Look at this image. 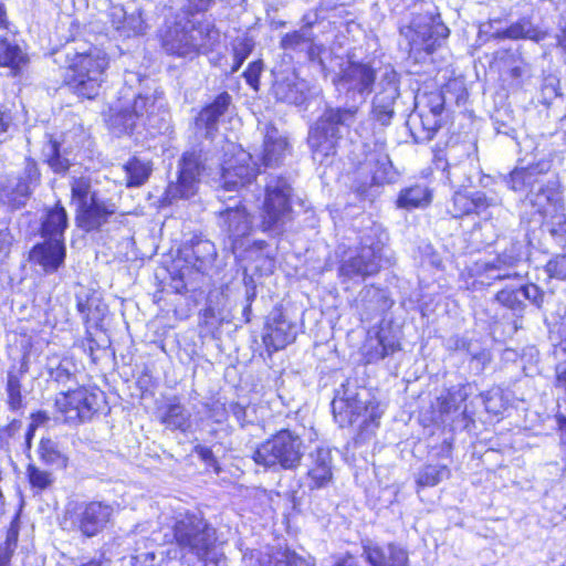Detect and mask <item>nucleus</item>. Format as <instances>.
Instances as JSON below:
<instances>
[{
    "label": "nucleus",
    "instance_id": "b1692460",
    "mask_svg": "<svg viewBox=\"0 0 566 566\" xmlns=\"http://www.w3.org/2000/svg\"><path fill=\"white\" fill-rule=\"evenodd\" d=\"M69 227V214L61 200L54 202L43 211L39 234L43 239L65 240V231Z\"/></svg>",
    "mask_w": 566,
    "mask_h": 566
},
{
    "label": "nucleus",
    "instance_id": "473e14b6",
    "mask_svg": "<svg viewBox=\"0 0 566 566\" xmlns=\"http://www.w3.org/2000/svg\"><path fill=\"white\" fill-rule=\"evenodd\" d=\"M38 457L49 468L65 470L69 467V455L60 448L59 442L51 437L40 439Z\"/></svg>",
    "mask_w": 566,
    "mask_h": 566
},
{
    "label": "nucleus",
    "instance_id": "0eeeda50",
    "mask_svg": "<svg viewBox=\"0 0 566 566\" xmlns=\"http://www.w3.org/2000/svg\"><path fill=\"white\" fill-rule=\"evenodd\" d=\"M294 190L287 179L276 176L263 188L259 207V229L263 233L282 234L285 226L294 221Z\"/></svg>",
    "mask_w": 566,
    "mask_h": 566
},
{
    "label": "nucleus",
    "instance_id": "c9c22d12",
    "mask_svg": "<svg viewBox=\"0 0 566 566\" xmlns=\"http://www.w3.org/2000/svg\"><path fill=\"white\" fill-rule=\"evenodd\" d=\"M46 146L49 147V153L45 156L44 163L50 167L53 174L60 176L67 175L72 163L62 153V143L50 134L46 138Z\"/></svg>",
    "mask_w": 566,
    "mask_h": 566
},
{
    "label": "nucleus",
    "instance_id": "c85d7f7f",
    "mask_svg": "<svg viewBox=\"0 0 566 566\" xmlns=\"http://www.w3.org/2000/svg\"><path fill=\"white\" fill-rule=\"evenodd\" d=\"M29 55L7 38H0V66L10 69L12 76H20L29 66Z\"/></svg>",
    "mask_w": 566,
    "mask_h": 566
},
{
    "label": "nucleus",
    "instance_id": "5701e85b",
    "mask_svg": "<svg viewBox=\"0 0 566 566\" xmlns=\"http://www.w3.org/2000/svg\"><path fill=\"white\" fill-rule=\"evenodd\" d=\"M490 206L491 199L484 192H469L464 189H458L452 195L449 213L452 218L461 219L471 214H480Z\"/></svg>",
    "mask_w": 566,
    "mask_h": 566
},
{
    "label": "nucleus",
    "instance_id": "2eb2a0df",
    "mask_svg": "<svg viewBox=\"0 0 566 566\" xmlns=\"http://www.w3.org/2000/svg\"><path fill=\"white\" fill-rule=\"evenodd\" d=\"M296 338L295 325L287 321L282 307H277L273 316L265 323L262 343L268 355L284 349Z\"/></svg>",
    "mask_w": 566,
    "mask_h": 566
},
{
    "label": "nucleus",
    "instance_id": "864d4df0",
    "mask_svg": "<svg viewBox=\"0 0 566 566\" xmlns=\"http://www.w3.org/2000/svg\"><path fill=\"white\" fill-rule=\"evenodd\" d=\"M455 392L448 391L439 397H437V408L439 413L448 415L451 411L455 410L457 406Z\"/></svg>",
    "mask_w": 566,
    "mask_h": 566
},
{
    "label": "nucleus",
    "instance_id": "2f4dec72",
    "mask_svg": "<svg viewBox=\"0 0 566 566\" xmlns=\"http://www.w3.org/2000/svg\"><path fill=\"white\" fill-rule=\"evenodd\" d=\"M29 366L23 358L18 368L11 367L7 376V403L11 411H18L24 407L22 396V377L28 373Z\"/></svg>",
    "mask_w": 566,
    "mask_h": 566
},
{
    "label": "nucleus",
    "instance_id": "39448f33",
    "mask_svg": "<svg viewBox=\"0 0 566 566\" xmlns=\"http://www.w3.org/2000/svg\"><path fill=\"white\" fill-rule=\"evenodd\" d=\"M106 396L95 385H78L61 391L53 403L55 419L67 427H80L99 417L106 407Z\"/></svg>",
    "mask_w": 566,
    "mask_h": 566
},
{
    "label": "nucleus",
    "instance_id": "a18cd8bd",
    "mask_svg": "<svg viewBox=\"0 0 566 566\" xmlns=\"http://www.w3.org/2000/svg\"><path fill=\"white\" fill-rule=\"evenodd\" d=\"M371 119L380 126L387 127L390 125L395 115L394 102L388 103H374L370 111Z\"/></svg>",
    "mask_w": 566,
    "mask_h": 566
},
{
    "label": "nucleus",
    "instance_id": "0e129e2a",
    "mask_svg": "<svg viewBox=\"0 0 566 566\" xmlns=\"http://www.w3.org/2000/svg\"><path fill=\"white\" fill-rule=\"evenodd\" d=\"M155 558L154 553L137 555L134 557V566H154Z\"/></svg>",
    "mask_w": 566,
    "mask_h": 566
},
{
    "label": "nucleus",
    "instance_id": "6ab92c4d",
    "mask_svg": "<svg viewBox=\"0 0 566 566\" xmlns=\"http://www.w3.org/2000/svg\"><path fill=\"white\" fill-rule=\"evenodd\" d=\"M441 128H447L448 138L444 142H439L432 148V167L444 174L446 179L450 180L449 154L460 147L463 142L461 140L460 133L453 129V118L447 116L446 118L437 122L432 128L433 134Z\"/></svg>",
    "mask_w": 566,
    "mask_h": 566
},
{
    "label": "nucleus",
    "instance_id": "9b49d317",
    "mask_svg": "<svg viewBox=\"0 0 566 566\" xmlns=\"http://www.w3.org/2000/svg\"><path fill=\"white\" fill-rule=\"evenodd\" d=\"M206 170L201 149H190L182 153L175 182L169 184L167 192L171 199H189L199 188L200 179Z\"/></svg>",
    "mask_w": 566,
    "mask_h": 566
},
{
    "label": "nucleus",
    "instance_id": "ea45409f",
    "mask_svg": "<svg viewBox=\"0 0 566 566\" xmlns=\"http://www.w3.org/2000/svg\"><path fill=\"white\" fill-rule=\"evenodd\" d=\"M416 32L418 35H448L449 30L439 13H424L416 18Z\"/></svg>",
    "mask_w": 566,
    "mask_h": 566
},
{
    "label": "nucleus",
    "instance_id": "09e8293b",
    "mask_svg": "<svg viewBox=\"0 0 566 566\" xmlns=\"http://www.w3.org/2000/svg\"><path fill=\"white\" fill-rule=\"evenodd\" d=\"M262 71L263 62L261 59H258L250 62L242 73L245 83L255 92L260 90V78Z\"/></svg>",
    "mask_w": 566,
    "mask_h": 566
},
{
    "label": "nucleus",
    "instance_id": "a19ab883",
    "mask_svg": "<svg viewBox=\"0 0 566 566\" xmlns=\"http://www.w3.org/2000/svg\"><path fill=\"white\" fill-rule=\"evenodd\" d=\"M268 245L269 244L265 240H254L250 245V250L254 252V255L251 256V261L260 263V265H256L255 268V272L260 275L272 274L275 270V255L262 253Z\"/></svg>",
    "mask_w": 566,
    "mask_h": 566
},
{
    "label": "nucleus",
    "instance_id": "4be33fe9",
    "mask_svg": "<svg viewBox=\"0 0 566 566\" xmlns=\"http://www.w3.org/2000/svg\"><path fill=\"white\" fill-rule=\"evenodd\" d=\"M375 338L377 345L368 346L363 352V360L366 365L378 363L402 349L391 323L379 325L375 332Z\"/></svg>",
    "mask_w": 566,
    "mask_h": 566
},
{
    "label": "nucleus",
    "instance_id": "13d9d810",
    "mask_svg": "<svg viewBox=\"0 0 566 566\" xmlns=\"http://www.w3.org/2000/svg\"><path fill=\"white\" fill-rule=\"evenodd\" d=\"M214 3V0H189L188 2V13L193 15L197 13H203L208 11L212 4Z\"/></svg>",
    "mask_w": 566,
    "mask_h": 566
},
{
    "label": "nucleus",
    "instance_id": "49530a36",
    "mask_svg": "<svg viewBox=\"0 0 566 566\" xmlns=\"http://www.w3.org/2000/svg\"><path fill=\"white\" fill-rule=\"evenodd\" d=\"M558 347L566 355V335L558 343ZM553 386L566 398V358L555 365Z\"/></svg>",
    "mask_w": 566,
    "mask_h": 566
},
{
    "label": "nucleus",
    "instance_id": "f257e3e1",
    "mask_svg": "<svg viewBox=\"0 0 566 566\" xmlns=\"http://www.w3.org/2000/svg\"><path fill=\"white\" fill-rule=\"evenodd\" d=\"M109 55L102 46L88 44L85 49L76 51L69 60L63 85L80 99H95L109 67Z\"/></svg>",
    "mask_w": 566,
    "mask_h": 566
},
{
    "label": "nucleus",
    "instance_id": "6e6552de",
    "mask_svg": "<svg viewBox=\"0 0 566 566\" xmlns=\"http://www.w3.org/2000/svg\"><path fill=\"white\" fill-rule=\"evenodd\" d=\"M114 520L111 503L98 500L74 501L66 504L62 515V527L80 534L83 538H93L103 534Z\"/></svg>",
    "mask_w": 566,
    "mask_h": 566
},
{
    "label": "nucleus",
    "instance_id": "4d7b16f0",
    "mask_svg": "<svg viewBox=\"0 0 566 566\" xmlns=\"http://www.w3.org/2000/svg\"><path fill=\"white\" fill-rule=\"evenodd\" d=\"M216 321V311L211 306L205 307L200 312V321H199V327L205 331L206 333L210 332V326Z\"/></svg>",
    "mask_w": 566,
    "mask_h": 566
},
{
    "label": "nucleus",
    "instance_id": "8fccbe9b",
    "mask_svg": "<svg viewBox=\"0 0 566 566\" xmlns=\"http://www.w3.org/2000/svg\"><path fill=\"white\" fill-rule=\"evenodd\" d=\"M526 63L518 59H513L511 65L504 71L502 81L510 84H520L526 74Z\"/></svg>",
    "mask_w": 566,
    "mask_h": 566
},
{
    "label": "nucleus",
    "instance_id": "603ef678",
    "mask_svg": "<svg viewBox=\"0 0 566 566\" xmlns=\"http://www.w3.org/2000/svg\"><path fill=\"white\" fill-rule=\"evenodd\" d=\"M22 421L12 419L0 428V447H9L20 434Z\"/></svg>",
    "mask_w": 566,
    "mask_h": 566
},
{
    "label": "nucleus",
    "instance_id": "dca6fc26",
    "mask_svg": "<svg viewBox=\"0 0 566 566\" xmlns=\"http://www.w3.org/2000/svg\"><path fill=\"white\" fill-rule=\"evenodd\" d=\"M495 301L512 312H523L528 301L536 308L544 303L545 292L534 283H526L518 287L504 286L494 295Z\"/></svg>",
    "mask_w": 566,
    "mask_h": 566
},
{
    "label": "nucleus",
    "instance_id": "58836bf2",
    "mask_svg": "<svg viewBox=\"0 0 566 566\" xmlns=\"http://www.w3.org/2000/svg\"><path fill=\"white\" fill-rule=\"evenodd\" d=\"M19 532V517L14 516L7 528L4 542L0 544V566H11V559L18 547Z\"/></svg>",
    "mask_w": 566,
    "mask_h": 566
},
{
    "label": "nucleus",
    "instance_id": "a211bd4d",
    "mask_svg": "<svg viewBox=\"0 0 566 566\" xmlns=\"http://www.w3.org/2000/svg\"><path fill=\"white\" fill-rule=\"evenodd\" d=\"M291 153L292 146L289 138L284 135H280L277 127L273 123H268L262 140L259 165L264 168L280 167L285 157L291 155Z\"/></svg>",
    "mask_w": 566,
    "mask_h": 566
},
{
    "label": "nucleus",
    "instance_id": "393cba45",
    "mask_svg": "<svg viewBox=\"0 0 566 566\" xmlns=\"http://www.w3.org/2000/svg\"><path fill=\"white\" fill-rule=\"evenodd\" d=\"M32 254L45 272H55L66 256L65 240L44 239L32 248Z\"/></svg>",
    "mask_w": 566,
    "mask_h": 566
},
{
    "label": "nucleus",
    "instance_id": "c03bdc74",
    "mask_svg": "<svg viewBox=\"0 0 566 566\" xmlns=\"http://www.w3.org/2000/svg\"><path fill=\"white\" fill-rule=\"evenodd\" d=\"M254 49L253 38H242L238 43L233 44L232 53H233V64L231 65L230 72H237L247 57L252 53Z\"/></svg>",
    "mask_w": 566,
    "mask_h": 566
},
{
    "label": "nucleus",
    "instance_id": "9d476101",
    "mask_svg": "<svg viewBox=\"0 0 566 566\" xmlns=\"http://www.w3.org/2000/svg\"><path fill=\"white\" fill-rule=\"evenodd\" d=\"M384 259L382 242L360 241L350 255L339 261L338 276L344 280L360 279L363 281L374 277L381 272Z\"/></svg>",
    "mask_w": 566,
    "mask_h": 566
},
{
    "label": "nucleus",
    "instance_id": "aec40b11",
    "mask_svg": "<svg viewBox=\"0 0 566 566\" xmlns=\"http://www.w3.org/2000/svg\"><path fill=\"white\" fill-rule=\"evenodd\" d=\"M232 102L233 99L229 92L222 91L217 94L198 112L195 117L196 127L203 129L208 136H213L218 132L220 119L229 112Z\"/></svg>",
    "mask_w": 566,
    "mask_h": 566
},
{
    "label": "nucleus",
    "instance_id": "4468645a",
    "mask_svg": "<svg viewBox=\"0 0 566 566\" xmlns=\"http://www.w3.org/2000/svg\"><path fill=\"white\" fill-rule=\"evenodd\" d=\"M563 185L558 179L548 180L528 197L530 205L543 222L552 221L564 210Z\"/></svg>",
    "mask_w": 566,
    "mask_h": 566
},
{
    "label": "nucleus",
    "instance_id": "052dcab7",
    "mask_svg": "<svg viewBox=\"0 0 566 566\" xmlns=\"http://www.w3.org/2000/svg\"><path fill=\"white\" fill-rule=\"evenodd\" d=\"M526 24H528V20L523 19L510 25L505 31L496 32L494 35H526Z\"/></svg>",
    "mask_w": 566,
    "mask_h": 566
},
{
    "label": "nucleus",
    "instance_id": "5fc2aeb1",
    "mask_svg": "<svg viewBox=\"0 0 566 566\" xmlns=\"http://www.w3.org/2000/svg\"><path fill=\"white\" fill-rule=\"evenodd\" d=\"M24 176L28 184L39 186L41 181V171L38 163L33 158L25 159Z\"/></svg>",
    "mask_w": 566,
    "mask_h": 566
},
{
    "label": "nucleus",
    "instance_id": "423d86ee",
    "mask_svg": "<svg viewBox=\"0 0 566 566\" xmlns=\"http://www.w3.org/2000/svg\"><path fill=\"white\" fill-rule=\"evenodd\" d=\"M358 107H327L310 127L306 143L311 155L319 163L337 155L340 140V126H349L356 118Z\"/></svg>",
    "mask_w": 566,
    "mask_h": 566
},
{
    "label": "nucleus",
    "instance_id": "4c0bfd02",
    "mask_svg": "<svg viewBox=\"0 0 566 566\" xmlns=\"http://www.w3.org/2000/svg\"><path fill=\"white\" fill-rule=\"evenodd\" d=\"M192 265L199 271L206 269L207 264L214 261L217 250L212 241L192 238L190 240Z\"/></svg>",
    "mask_w": 566,
    "mask_h": 566
},
{
    "label": "nucleus",
    "instance_id": "37998d69",
    "mask_svg": "<svg viewBox=\"0 0 566 566\" xmlns=\"http://www.w3.org/2000/svg\"><path fill=\"white\" fill-rule=\"evenodd\" d=\"M25 473L30 488L39 492L49 489L54 482L49 471L42 470L35 464H28Z\"/></svg>",
    "mask_w": 566,
    "mask_h": 566
},
{
    "label": "nucleus",
    "instance_id": "f8f14e48",
    "mask_svg": "<svg viewBox=\"0 0 566 566\" xmlns=\"http://www.w3.org/2000/svg\"><path fill=\"white\" fill-rule=\"evenodd\" d=\"M260 174V165L253 156L240 149L224 159L220 172L221 187L226 191H237L254 184Z\"/></svg>",
    "mask_w": 566,
    "mask_h": 566
},
{
    "label": "nucleus",
    "instance_id": "412c9836",
    "mask_svg": "<svg viewBox=\"0 0 566 566\" xmlns=\"http://www.w3.org/2000/svg\"><path fill=\"white\" fill-rule=\"evenodd\" d=\"M549 166L543 161L530 163L524 167H514L506 176L505 184L514 192H526L527 198L533 193L535 185L539 184Z\"/></svg>",
    "mask_w": 566,
    "mask_h": 566
},
{
    "label": "nucleus",
    "instance_id": "cd10ccee",
    "mask_svg": "<svg viewBox=\"0 0 566 566\" xmlns=\"http://www.w3.org/2000/svg\"><path fill=\"white\" fill-rule=\"evenodd\" d=\"M107 17L111 27L117 32L126 35L145 34L146 23L139 12L127 14L123 6L116 4L108 9Z\"/></svg>",
    "mask_w": 566,
    "mask_h": 566
},
{
    "label": "nucleus",
    "instance_id": "f03ea898",
    "mask_svg": "<svg viewBox=\"0 0 566 566\" xmlns=\"http://www.w3.org/2000/svg\"><path fill=\"white\" fill-rule=\"evenodd\" d=\"M168 543L182 554L207 560L216 547V530L201 512L186 510L174 514Z\"/></svg>",
    "mask_w": 566,
    "mask_h": 566
},
{
    "label": "nucleus",
    "instance_id": "6e6d98bb",
    "mask_svg": "<svg viewBox=\"0 0 566 566\" xmlns=\"http://www.w3.org/2000/svg\"><path fill=\"white\" fill-rule=\"evenodd\" d=\"M193 452L202 460L205 463L213 465L217 471H219L218 461L211 450V448L207 446H195Z\"/></svg>",
    "mask_w": 566,
    "mask_h": 566
},
{
    "label": "nucleus",
    "instance_id": "e2e57ef3",
    "mask_svg": "<svg viewBox=\"0 0 566 566\" xmlns=\"http://www.w3.org/2000/svg\"><path fill=\"white\" fill-rule=\"evenodd\" d=\"M229 410L239 421L244 420L247 417V407L238 401H232L229 405Z\"/></svg>",
    "mask_w": 566,
    "mask_h": 566
},
{
    "label": "nucleus",
    "instance_id": "a878e982",
    "mask_svg": "<svg viewBox=\"0 0 566 566\" xmlns=\"http://www.w3.org/2000/svg\"><path fill=\"white\" fill-rule=\"evenodd\" d=\"M226 232L234 239L249 237L253 231V217L249 209L240 203L220 212Z\"/></svg>",
    "mask_w": 566,
    "mask_h": 566
},
{
    "label": "nucleus",
    "instance_id": "f3484780",
    "mask_svg": "<svg viewBox=\"0 0 566 566\" xmlns=\"http://www.w3.org/2000/svg\"><path fill=\"white\" fill-rule=\"evenodd\" d=\"M305 478L311 491L328 488L334 482V465L331 449L317 447L310 454Z\"/></svg>",
    "mask_w": 566,
    "mask_h": 566
},
{
    "label": "nucleus",
    "instance_id": "de8ad7c7",
    "mask_svg": "<svg viewBox=\"0 0 566 566\" xmlns=\"http://www.w3.org/2000/svg\"><path fill=\"white\" fill-rule=\"evenodd\" d=\"M280 556L281 557L275 560L273 566H315L314 562L307 560L291 548L282 549Z\"/></svg>",
    "mask_w": 566,
    "mask_h": 566
},
{
    "label": "nucleus",
    "instance_id": "69168bd1",
    "mask_svg": "<svg viewBox=\"0 0 566 566\" xmlns=\"http://www.w3.org/2000/svg\"><path fill=\"white\" fill-rule=\"evenodd\" d=\"M35 430H36V423H29V426L24 432V446H25L27 450L31 449Z\"/></svg>",
    "mask_w": 566,
    "mask_h": 566
},
{
    "label": "nucleus",
    "instance_id": "680f3d73",
    "mask_svg": "<svg viewBox=\"0 0 566 566\" xmlns=\"http://www.w3.org/2000/svg\"><path fill=\"white\" fill-rule=\"evenodd\" d=\"M210 417L213 418L217 423L223 422L228 417V408L224 403L212 406Z\"/></svg>",
    "mask_w": 566,
    "mask_h": 566
},
{
    "label": "nucleus",
    "instance_id": "7ed1b4c3",
    "mask_svg": "<svg viewBox=\"0 0 566 566\" xmlns=\"http://www.w3.org/2000/svg\"><path fill=\"white\" fill-rule=\"evenodd\" d=\"M69 186L75 226L85 233L99 232L116 214V205L101 198L86 176L71 178Z\"/></svg>",
    "mask_w": 566,
    "mask_h": 566
},
{
    "label": "nucleus",
    "instance_id": "79ce46f5",
    "mask_svg": "<svg viewBox=\"0 0 566 566\" xmlns=\"http://www.w3.org/2000/svg\"><path fill=\"white\" fill-rule=\"evenodd\" d=\"M189 38H163L161 46L167 55L174 57L195 56L198 53L196 44L188 41Z\"/></svg>",
    "mask_w": 566,
    "mask_h": 566
},
{
    "label": "nucleus",
    "instance_id": "bb28decb",
    "mask_svg": "<svg viewBox=\"0 0 566 566\" xmlns=\"http://www.w3.org/2000/svg\"><path fill=\"white\" fill-rule=\"evenodd\" d=\"M363 554L370 566H408V554L394 543L386 548L379 545H364Z\"/></svg>",
    "mask_w": 566,
    "mask_h": 566
},
{
    "label": "nucleus",
    "instance_id": "3c124183",
    "mask_svg": "<svg viewBox=\"0 0 566 566\" xmlns=\"http://www.w3.org/2000/svg\"><path fill=\"white\" fill-rule=\"evenodd\" d=\"M545 271L551 279L566 281V255L558 254L545 264Z\"/></svg>",
    "mask_w": 566,
    "mask_h": 566
},
{
    "label": "nucleus",
    "instance_id": "bf43d9fd",
    "mask_svg": "<svg viewBox=\"0 0 566 566\" xmlns=\"http://www.w3.org/2000/svg\"><path fill=\"white\" fill-rule=\"evenodd\" d=\"M11 244L12 237L9 230H0V262L9 256Z\"/></svg>",
    "mask_w": 566,
    "mask_h": 566
},
{
    "label": "nucleus",
    "instance_id": "c756f323",
    "mask_svg": "<svg viewBox=\"0 0 566 566\" xmlns=\"http://www.w3.org/2000/svg\"><path fill=\"white\" fill-rule=\"evenodd\" d=\"M359 296L361 308L366 313H385L394 305V301L390 298L388 292L376 284L365 285L360 290Z\"/></svg>",
    "mask_w": 566,
    "mask_h": 566
},
{
    "label": "nucleus",
    "instance_id": "7c9ffc66",
    "mask_svg": "<svg viewBox=\"0 0 566 566\" xmlns=\"http://www.w3.org/2000/svg\"><path fill=\"white\" fill-rule=\"evenodd\" d=\"M431 202L432 190L419 184L402 188L396 199V206L406 210L426 208Z\"/></svg>",
    "mask_w": 566,
    "mask_h": 566
},
{
    "label": "nucleus",
    "instance_id": "e433bc0d",
    "mask_svg": "<svg viewBox=\"0 0 566 566\" xmlns=\"http://www.w3.org/2000/svg\"><path fill=\"white\" fill-rule=\"evenodd\" d=\"M125 171V185L127 188L143 186L151 175L153 167L150 163H144L138 157H130L123 166Z\"/></svg>",
    "mask_w": 566,
    "mask_h": 566
},
{
    "label": "nucleus",
    "instance_id": "338daca9",
    "mask_svg": "<svg viewBox=\"0 0 566 566\" xmlns=\"http://www.w3.org/2000/svg\"><path fill=\"white\" fill-rule=\"evenodd\" d=\"M334 566H358L355 557L350 553H345L340 558L336 560Z\"/></svg>",
    "mask_w": 566,
    "mask_h": 566
},
{
    "label": "nucleus",
    "instance_id": "f704fd0d",
    "mask_svg": "<svg viewBox=\"0 0 566 566\" xmlns=\"http://www.w3.org/2000/svg\"><path fill=\"white\" fill-rule=\"evenodd\" d=\"M452 475L451 468L448 464H424L416 476V491L420 492L428 488H433Z\"/></svg>",
    "mask_w": 566,
    "mask_h": 566
},
{
    "label": "nucleus",
    "instance_id": "1a4fd4ad",
    "mask_svg": "<svg viewBox=\"0 0 566 566\" xmlns=\"http://www.w3.org/2000/svg\"><path fill=\"white\" fill-rule=\"evenodd\" d=\"M331 408L334 420L340 428L352 427L360 421L361 434L378 428L382 416L379 402L375 398L361 401L357 394L348 395L345 389L342 396L334 397Z\"/></svg>",
    "mask_w": 566,
    "mask_h": 566
},
{
    "label": "nucleus",
    "instance_id": "20e7f679",
    "mask_svg": "<svg viewBox=\"0 0 566 566\" xmlns=\"http://www.w3.org/2000/svg\"><path fill=\"white\" fill-rule=\"evenodd\" d=\"M304 454L302 437L289 428H282L259 443L251 459L266 471H295L301 467Z\"/></svg>",
    "mask_w": 566,
    "mask_h": 566
},
{
    "label": "nucleus",
    "instance_id": "ddd939ff",
    "mask_svg": "<svg viewBox=\"0 0 566 566\" xmlns=\"http://www.w3.org/2000/svg\"><path fill=\"white\" fill-rule=\"evenodd\" d=\"M377 78L371 64L361 61H348L334 77L336 86H343L348 93L370 94Z\"/></svg>",
    "mask_w": 566,
    "mask_h": 566
},
{
    "label": "nucleus",
    "instance_id": "774afa93",
    "mask_svg": "<svg viewBox=\"0 0 566 566\" xmlns=\"http://www.w3.org/2000/svg\"><path fill=\"white\" fill-rule=\"evenodd\" d=\"M31 419H32L31 423H36V428H38L40 424H43L44 422H46L49 420V417L45 411L38 410V411L31 413Z\"/></svg>",
    "mask_w": 566,
    "mask_h": 566
},
{
    "label": "nucleus",
    "instance_id": "72a5a7b5",
    "mask_svg": "<svg viewBox=\"0 0 566 566\" xmlns=\"http://www.w3.org/2000/svg\"><path fill=\"white\" fill-rule=\"evenodd\" d=\"M159 422L170 430L188 431L190 428L189 415L178 397H174L163 407L159 416Z\"/></svg>",
    "mask_w": 566,
    "mask_h": 566
}]
</instances>
